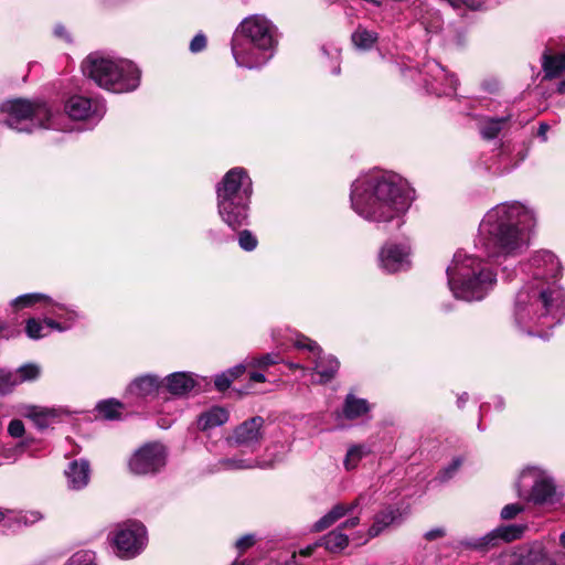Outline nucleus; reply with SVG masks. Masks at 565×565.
Wrapping results in <instances>:
<instances>
[{"label": "nucleus", "instance_id": "obj_1", "mask_svg": "<svg viewBox=\"0 0 565 565\" xmlns=\"http://www.w3.org/2000/svg\"><path fill=\"white\" fill-rule=\"evenodd\" d=\"M530 265L533 279L516 294L513 318L521 331L547 339L550 334L544 329L561 322L565 313V292L556 281L562 267L550 250L536 252Z\"/></svg>", "mask_w": 565, "mask_h": 565}, {"label": "nucleus", "instance_id": "obj_2", "mask_svg": "<svg viewBox=\"0 0 565 565\" xmlns=\"http://www.w3.org/2000/svg\"><path fill=\"white\" fill-rule=\"evenodd\" d=\"M535 222L533 209L520 201L497 204L481 220L476 246L490 259L516 257L529 248Z\"/></svg>", "mask_w": 565, "mask_h": 565}, {"label": "nucleus", "instance_id": "obj_3", "mask_svg": "<svg viewBox=\"0 0 565 565\" xmlns=\"http://www.w3.org/2000/svg\"><path fill=\"white\" fill-rule=\"evenodd\" d=\"M413 200V190L407 181L390 171L361 174L351 184V209L361 218L371 223L401 220Z\"/></svg>", "mask_w": 565, "mask_h": 565}, {"label": "nucleus", "instance_id": "obj_4", "mask_svg": "<svg viewBox=\"0 0 565 565\" xmlns=\"http://www.w3.org/2000/svg\"><path fill=\"white\" fill-rule=\"evenodd\" d=\"M278 42L277 26L263 14H252L234 32L232 54L237 66L260 68L274 57Z\"/></svg>", "mask_w": 565, "mask_h": 565}, {"label": "nucleus", "instance_id": "obj_5", "mask_svg": "<svg viewBox=\"0 0 565 565\" xmlns=\"http://www.w3.org/2000/svg\"><path fill=\"white\" fill-rule=\"evenodd\" d=\"M448 286L455 298L482 300L495 286L497 275L480 256L458 250L447 267Z\"/></svg>", "mask_w": 565, "mask_h": 565}, {"label": "nucleus", "instance_id": "obj_6", "mask_svg": "<svg viewBox=\"0 0 565 565\" xmlns=\"http://www.w3.org/2000/svg\"><path fill=\"white\" fill-rule=\"evenodd\" d=\"M252 193V179L243 168L231 169L218 183V214L231 228L237 230L247 224Z\"/></svg>", "mask_w": 565, "mask_h": 565}, {"label": "nucleus", "instance_id": "obj_7", "mask_svg": "<svg viewBox=\"0 0 565 565\" xmlns=\"http://www.w3.org/2000/svg\"><path fill=\"white\" fill-rule=\"evenodd\" d=\"M82 68L96 85L113 93L132 92L140 84V71L128 60L95 52L84 60Z\"/></svg>", "mask_w": 565, "mask_h": 565}, {"label": "nucleus", "instance_id": "obj_8", "mask_svg": "<svg viewBox=\"0 0 565 565\" xmlns=\"http://www.w3.org/2000/svg\"><path fill=\"white\" fill-rule=\"evenodd\" d=\"M62 115L42 100L8 99L0 104V122L19 132L31 134L38 129H63Z\"/></svg>", "mask_w": 565, "mask_h": 565}, {"label": "nucleus", "instance_id": "obj_9", "mask_svg": "<svg viewBox=\"0 0 565 565\" xmlns=\"http://www.w3.org/2000/svg\"><path fill=\"white\" fill-rule=\"evenodd\" d=\"M111 541L116 548V554L120 558H134L147 545V530L140 522L128 521L116 526L113 531Z\"/></svg>", "mask_w": 565, "mask_h": 565}, {"label": "nucleus", "instance_id": "obj_10", "mask_svg": "<svg viewBox=\"0 0 565 565\" xmlns=\"http://www.w3.org/2000/svg\"><path fill=\"white\" fill-rule=\"evenodd\" d=\"M531 487L527 499L535 504L553 502L556 487L551 473L536 466H529L520 475L519 488Z\"/></svg>", "mask_w": 565, "mask_h": 565}, {"label": "nucleus", "instance_id": "obj_11", "mask_svg": "<svg viewBox=\"0 0 565 565\" xmlns=\"http://www.w3.org/2000/svg\"><path fill=\"white\" fill-rule=\"evenodd\" d=\"M167 463V450L160 443H148L130 457L128 467L137 476L158 473Z\"/></svg>", "mask_w": 565, "mask_h": 565}, {"label": "nucleus", "instance_id": "obj_12", "mask_svg": "<svg viewBox=\"0 0 565 565\" xmlns=\"http://www.w3.org/2000/svg\"><path fill=\"white\" fill-rule=\"evenodd\" d=\"M294 344L298 350L308 352L307 359L313 364L312 370L320 376V383L333 379L339 369V361L334 356L323 355L320 345L303 334H297Z\"/></svg>", "mask_w": 565, "mask_h": 565}, {"label": "nucleus", "instance_id": "obj_13", "mask_svg": "<svg viewBox=\"0 0 565 565\" xmlns=\"http://www.w3.org/2000/svg\"><path fill=\"white\" fill-rule=\"evenodd\" d=\"M264 425L265 419L262 416L244 420L233 429L231 436L227 437V444L249 452L256 451L265 437Z\"/></svg>", "mask_w": 565, "mask_h": 565}, {"label": "nucleus", "instance_id": "obj_14", "mask_svg": "<svg viewBox=\"0 0 565 565\" xmlns=\"http://www.w3.org/2000/svg\"><path fill=\"white\" fill-rule=\"evenodd\" d=\"M408 514L409 508L404 503L384 504L373 515L372 523L366 533L367 537L365 542L375 539L392 529L398 527L404 523Z\"/></svg>", "mask_w": 565, "mask_h": 565}, {"label": "nucleus", "instance_id": "obj_15", "mask_svg": "<svg viewBox=\"0 0 565 565\" xmlns=\"http://www.w3.org/2000/svg\"><path fill=\"white\" fill-rule=\"evenodd\" d=\"M423 81L427 92L435 95H450L457 89V79L438 62L431 60L423 65Z\"/></svg>", "mask_w": 565, "mask_h": 565}, {"label": "nucleus", "instance_id": "obj_16", "mask_svg": "<svg viewBox=\"0 0 565 565\" xmlns=\"http://www.w3.org/2000/svg\"><path fill=\"white\" fill-rule=\"evenodd\" d=\"M412 249L408 243H385L379 252V265L386 273H398L411 268Z\"/></svg>", "mask_w": 565, "mask_h": 565}, {"label": "nucleus", "instance_id": "obj_17", "mask_svg": "<svg viewBox=\"0 0 565 565\" xmlns=\"http://www.w3.org/2000/svg\"><path fill=\"white\" fill-rule=\"evenodd\" d=\"M65 113L73 120H83L90 125H96L104 117L106 106L105 103L99 99L73 96L65 104Z\"/></svg>", "mask_w": 565, "mask_h": 565}, {"label": "nucleus", "instance_id": "obj_18", "mask_svg": "<svg viewBox=\"0 0 565 565\" xmlns=\"http://www.w3.org/2000/svg\"><path fill=\"white\" fill-rule=\"evenodd\" d=\"M44 308L46 313L54 317L44 318V323L52 330H56L60 332L66 331L73 326L75 320L78 318V313L74 309L63 303L54 302L49 297L47 300L45 301Z\"/></svg>", "mask_w": 565, "mask_h": 565}, {"label": "nucleus", "instance_id": "obj_19", "mask_svg": "<svg viewBox=\"0 0 565 565\" xmlns=\"http://www.w3.org/2000/svg\"><path fill=\"white\" fill-rule=\"evenodd\" d=\"M526 530V525L523 524H509V525H501L487 535L473 541L466 543L467 546L476 548V550H483L488 546H493L497 543V540H502L504 542H512L518 539H521L523 533Z\"/></svg>", "mask_w": 565, "mask_h": 565}, {"label": "nucleus", "instance_id": "obj_20", "mask_svg": "<svg viewBox=\"0 0 565 565\" xmlns=\"http://www.w3.org/2000/svg\"><path fill=\"white\" fill-rule=\"evenodd\" d=\"M67 487L71 490L84 489L90 479V465L86 459L73 460L65 470Z\"/></svg>", "mask_w": 565, "mask_h": 565}, {"label": "nucleus", "instance_id": "obj_21", "mask_svg": "<svg viewBox=\"0 0 565 565\" xmlns=\"http://www.w3.org/2000/svg\"><path fill=\"white\" fill-rule=\"evenodd\" d=\"M166 386L173 395H184L193 390L195 380L191 373L175 372L167 376Z\"/></svg>", "mask_w": 565, "mask_h": 565}, {"label": "nucleus", "instance_id": "obj_22", "mask_svg": "<svg viewBox=\"0 0 565 565\" xmlns=\"http://www.w3.org/2000/svg\"><path fill=\"white\" fill-rule=\"evenodd\" d=\"M161 381L154 375H142L132 381L127 391L129 394L138 397L149 396L158 391Z\"/></svg>", "mask_w": 565, "mask_h": 565}, {"label": "nucleus", "instance_id": "obj_23", "mask_svg": "<svg viewBox=\"0 0 565 565\" xmlns=\"http://www.w3.org/2000/svg\"><path fill=\"white\" fill-rule=\"evenodd\" d=\"M371 411L370 403L364 398H359L354 394L350 393L345 396L343 403V416L347 419H356L366 415Z\"/></svg>", "mask_w": 565, "mask_h": 565}, {"label": "nucleus", "instance_id": "obj_24", "mask_svg": "<svg viewBox=\"0 0 565 565\" xmlns=\"http://www.w3.org/2000/svg\"><path fill=\"white\" fill-rule=\"evenodd\" d=\"M228 420V413L223 407H212L205 413L201 414L198 420L200 429L207 430L218 427Z\"/></svg>", "mask_w": 565, "mask_h": 565}, {"label": "nucleus", "instance_id": "obj_25", "mask_svg": "<svg viewBox=\"0 0 565 565\" xmlns=\"http://www.w3.org/2000/svg\"><path fill=\"white\" fill-rule=\"evenodd\" d=\"M542 68L544 77L552 79L558 77L565 71V54L552 55L547 52L543 54Z\"/></svg>", "mask_w": 565, "mask_h": 565}, {"label": "nucleus", "instance_id": "obj_26", "mask_svg": "<svg viewBox=\"0 0 565 565\" xmlns=\"http://www.w3.org/2000/svg\"><path fill=\"white\" fill-rule=\"evenodd\" d=\"M321 545L326 547V550L338 553L344 550L349 544V537L345 535L340 529H335L324 535L321 541Z\"/></svg>", "mask_w": 565, "mask_h": 565}, {"label": "nucleus", "instance_id": "obj_27", "mask_svg": "<svg viewBox=\"0 0 565 565\" xmlns=\"http://www.w3.org/2000/svg\"><path fill=\"white\" fill-rule=\"evenodd\" d=\"M218 465L222 470H246L257 467L265 468V466L260 465L257 460L243 457L225 458L220 460Z\"/></svg>", "mask_w": 565, "mask_h": 565}, {"label": "nucleus", "instance_id": "obj_28", "mask_svg": "<svg viewBox=\"0 0 565 565\" xmlns=\"http://www.w3.org/2000/svg\"><path fill=\"white\" fill-rule=\"evenodd\" d=\"M352 42L360 50H370L377 41L376 32L370 31L363 26H358L352 33Z\"/></svg>", "mask_w": 565, "mask_h": 565}, {"label": "nucleus", "instance_id": "obj_29", "mask_svg": "<svg viewBox=\"0 0 565 565\" xmlns=\"http://www.w3.org/2000/svg\"><path fill=\"white\" fill-rule=\"evenodd\" d=\"M57 415L54 408L40 407V406H28L25 416L34 420L39 427H46L49 419Z\"/></svg>", "mask_w": 565, "mask_h": 565}, {"label": "nucleus", "instance_id": "obj_30", "mask_svg": "<svg viewBox=\"0 0 565 565\" xmlns=\"http://www.w3.org/2000/svg\"><path fill=\"white\" fill-rule=\"evenodd\" d=\"M507 121V117L484 119L480 125L481 136L488 140L497 138L500 131L505 127Z\"/></svg>", "mask_w": 565, "mask_h": 565}, {"label": "nucleus", "instance_id": "obj_31", "mask_svg": "<svg viewBox=\"0 0 565 565\" xmlns=\"http://www.w3.org/2000/svg\"><path fill=\"white\" fill-rule=\"evenodd\" d=\"M13 373L15 374L17 385H20L24 382L36 381L42 373V369L36 363H25L13 371Z\"/></svg>", "mask_w": 565, "mask_h": 565}, {"label": "nucleus", "instance_id": "obj_32", "mask_svg": "<svg viewBox=\"0 0 565 565\" xmlns=\"http://www.w3.org/2000/svg\"><path fill=\"white\" fill-rule=\"evenodd\" d=\"M371 452L370 448L365 445H353L351 446L345 455L343 465L347 470H353L358 467L359 462L366 455Z\"/></svg>", "mask_w": 565, "mask_h": 565}, {"label": "nucleus", "instance_id": "obj_33", "mask_svg": "<svg viewBox=\"0 0 565 565\" xmlns=\"http://www.w3.org/2000/svg\"><path fill=\"white\" fill-rule=\"evenodd\" d=\"M281 361L282 359L280 358V354L276 352L266 353L259 356H248V364L252 369H258L260 371H266L269 366Z\"/></svg>", "mask_w": 565, "mask_h": 565}, {"label": "nucleus", "instance_id": "obj_34", "mask_svg": "<svg viewBox=\"0 0 565 565\" xmlns=\"http://www.w3.org/2000/svg\"><path fill=\"white\" fill-rule=\"evenodd\" d=\"M364 495L360 494L353 502L349 504L339 503L335 504L328 513V518L335 523L338 520L352 512L360 505V502L363 500Z\"/></svg>", "mask_w": 565, "mask_h": 565}, {"label": "nucleus", "instance_id": "obj_35", "mask_svg": "<svg viewBox=\"0 0 565 565\" xmlns=\"http://www.w3.org/2000/svg\"><path fill=\"white\" fill-rule=\"evenodd\" d=\"M47 300V296L40 292L25 294L14 298L11 305L17 309L32 307L38 302H44Z\"/></svg>", "mask_w": 565, "mask_h": 565}, {"label": "nucleus", "instance_id": "obj_36", "mask_svg": "<svg viewBox=\"0 0 565 565\" xmlns=\"http://www.w3.org/2000/svg\"><path fill=\"white\" fill-rule=\"evenodd\" d=\"M46 329H50L45 323L44 320L40 321L34 318H31L26 321L25 324V332L30 339L38 340L41 338H44L49 334Z\"/></svg>", "mask_w": 565, "mask_h": 565}, {"label": "nucleus", "instance_id": "obj_37", "mask_svg": "<svg viewBox=\"0 0 565 565\" xmlns=\"http://www.w3.org/2000/svg\"><path fill=\"white\" fill-rule=\"evenodd\" d=\"M120 403L110 401H103L98 403L97 411L106 419H115L120 415Z\"/></svg>", "mask_w": 565, "mask_h": 565}, {"label": "nucleus", "instance_id": "obj_38", "mask_svg": "<svg viewBox=\"0 0 565 565\" xmlns=\"http://www.w3.org/2000/svg\"><path fill=\"white\" fill-rule=\"evenodd\" d=\"M15 374L13 371L0 369V395H8L17 387Z\"/></svg>", "mask_w": 565, "mask_h": 565}, {"label": "nucleus", "instance_id": "obj_39", "mask_svg": "<svg viewBox=\"0 0 565 565\" xmlns=\"http://www.w3.org/2000/svg\"><path fill=\"white\" fill-rule=\"evenodd\" d=\"M65 565H97L95 553L92 551H78L68 558Z\"/></svg>", "mask_w": 565, "mask_h": 565}, {"label": "nucleus", "instance_id": "obj_40", "mask_svg": "<svg viewBox=\"0 0 565 565\" xmlns=\"http://www.w3.org/2000/svg\"><path fill=\"white\" fill-rule=\"evenodd\" d=\"M239 246L247 252L254 250L257 246V238L247 230L242 231L238 235Z\"/></svg>", "mask_w": 565, "mask_h": 565}, {"label": "nucleus", "instance_id": "obj_41", "mask_svg": "<svg viewBox=\"0 0 565 565\" xmlns=\"http://www.w3.org/2000/svg\"><path fill=\"white\" fill-rule=\"evenodd\" d=\"M524 510L522 504L519 503H511L503 507L501 510V519L503 520H512L514 519L519 513H521Z\"/></svg>", "mask_w": 565, "mask_h": 565}, {"label": "nucleus", "instance_id": "obj_42", "mask_svg": "<svg viewBox=\"0 0 565 565\" xmlns=\"http://www.w3.org/2000/svg\"><path fill=\"white\" fill-rule=\"evenodd\" d=\"M25 429L24 424L20 419H12L8 426V433L13 438H20L23 436Z\"/></svg>", "mask_w": 565, "mask_h": 565}, {"label": "nucleus", "instance_id": "obj_43", "mask_svg": "<svg viewBox=\"0 0 565 565\" xmlns=\"http://www.w3.org/2000/svg\"><path fill=\"white\" fill-rule=\"evenodd\" d=\"M249 369H252V366L248 364V356H247L242 363L228 369L226 372L234 381L235 379H237L238 376H241L242 374L247 372Z\"/></svg>", "mask_w": 565, "mask_h": 565}, {"label": "nucleus", "instance_id": "obj_44", "mask_svg": "<svg viewBox=\"0 0 565 565\" xmlns=\"http://www.w3.org/2000/svg\"><path fill=\"white\" fill-rule=\"evenodd\" d=\"M461 462L462 460L460 458L454 459L452 462L440 472V480L446 481L450 479L454 476V473L458 470V468L461 466Z\"/></svg>", "mask_w": 565, "mask_h": 565}, {"label": "nucleus", "instance_id": "obj_45", "mask_svg": "<svg viewBox=\"0 0 565 565\" xmlns=\"http://www.w3.org/2000/svg\"><path fill=\"white\" fill-rule=\"evenodd\" d=\"M206 46V38L205 35L199 33L196 34L192 41L190 42V51L192 53H199L203 51Z\"/></svg>", "mask_w": 565, "mask_h": 565}, {"label": "nucleus", "instance_id": "obj_46", "mask_svg": "<svg viewBox=\"0 0 565 565\" xmlns=\"http://www.w3.org/2000/svg\"><path fill=\"white\" fill-rule=\"evenodd\" d=\"M232 382H233V380L228 375V373L224 372L220 375H216L214 384L218 391H225L230 387Z\"/></svg>", "mask_w": 565, "mask_h": 565}, {"label": "nucleus", "instance_id": "obj_47", "mask_svg": "<svg viewBox=\"0 0 565 565\" xmlns=\"http://www.w3.org/2000/svg\"><path fill=\"white\" fill-rule=\"evenodd\" d=\"M254 543H255V536L252 534H247V535H244L241 539H238L235 543V546L241 552H244L247 548H249L250 546H253Z\"/></svg>", "mask_w": 565, "mask_h": 565}, {"label": "nucleus", "instance_id": "obj_48", "mask_svg": "<svg viewBox=\"0 0 565 565\" xmlns=\"http://www.w3.org/2000/svg\"><path fill=\"white\" fill-rule=\"evenodd\" d=\"M249 383H264L266 382L265 371L258 369H249L248 371Z\"/></svg>", "mask_w": 565, "mask_h": 565}, {"label": "nucleus", "instance_id": "obj_49", "mask_svg": "<svg viewBox=\"0 0 565 565\" xmlns=\"http://www.w3.org/2000/svg\"><path fill=\"white\" fill-rule=\"evenodd\" d=\"M334 523L328 518L327 514H324L322 518H320L313 525H312V530L315 532H321L328 527H330L331 525H333Z\"/></svg>", "mask_w": 565, "mask_h": 565}, {"label": "nucleus", "instance_id": "obj_50", "mask_svg": "<svg viewBox=\"0 0 565 565\" xmlns=\"http://www.w3.org/2000/svg\"><path fill=\"white\" fill-rule=\"evenodd\" d=\"M42 519V515L40 512L31 511L26 512L24 515L20 516L19 521L23 522L24 524H33Z\"/></svg>", "mask_w": 565, "mask_h": 565}, {"label": "nucleus", "instance_id": "obj_51", "mask_svg": "<svg viewBox=\"0 0 565 565\" xmlns=\"http://www.w3.org/2000/svg\"><path fill=\"white\" fill-rule=\"evenodd\" d=\"M454 9L469 8L476 10L475 0H447Z\"/></svg>", "mask_w": 565, "mask_h": 565}, {"label": "nucleus", "instance_id": "obj_52", "mask_svg": "<svg viewBox=\"0 0 565 565\" xmlns=\"http://www.w3.org/2000/svg\"><path fill=\"white\" fill-rule=\"evenodd\" d=\"M446 534L445 530L443 527H435V529H431L429 531H427L425 534H424V537L427 540V541H434V540H437V539H440V537H444Z\"/></svg>", "mask_w": 565, "mask_h": 565}, {"label": "nucleus", "instance_id": "obj_53", "mask_svg": "<svg viewBox=\"0 0 565 565\" xmlns=\"http://www.w3.org/2000/svg\"><path fill=\"white\" fill-rule=\"evenodd\" d=\"M359 524H360V518L353 516V518L345 520L343 523H341V525L338 526V529L343 531L345 529H353V527L358 526Z\"/></svg>", "mask_w": 565, "mask_h": 565}, {"label": "nucleus", "instance_id": "obj_54", "mask_svg": "<svg viewBox=\"0 0 565 565\" xmlns=\"http://www.w3.org/2000/svg\"><path fill=\"white\" fill-rule=\"evenodd\" d=\"M54 33H55V35H56V36H58V38L68 39V36H67V31H66V29H65L63 25H57V26H55V29H54Z\"/></svg>", "mask_w": 565, "mask_h": 565}, {"label": "nucleus", "instance_id": "obj_55", "mask_svg": "<svg viewBox=\"0 0 565 565\" xmlns=\"http://www.w3.org/2000/svg\"><path fill=\"white\" fill-rule=\"evenodd\" d=\"M14 451H21V448H15V449H6L3 450V455L6 456V458H12V459H15L14 456H13V452Z\"/></svg>", "mask_w": 565, "mask_h": 565}, {"label": "nucleus", "instance_id": "obj_56", "mask_svg": "<svg viewBox=\"0 0 565 565\" xmlns=\"http://www.w3.org/2000/svg\"><path fill=\"white\" fill-rule=\"evenodd\" d=\"M548 129V126L546 124H541L540 126V129H539V135L543 137V139L545 140V134Z\"/></svg>", "mask_w": 565, "mask_h": 565}, {"label": "nucleus", "instance_id": "obj_57", "mask_svg": "<svg viewBox=\"0 0 565 565\" xmlns=\"http://www.w3.org/2000/svg\"><path fill=\"white\" fill-rule=\"evenodd\" d=\"M232 565H254L253 562L250 561H247V559H236L232 563Z\"/></svg>", "mask_w": 565, "mask_h": 565}, {"label": "nucleus", "instance_id": "obj_58", "mask_svg": "<svg viewBox=\"0 0 565 565\" xmlns=\"http://www.w3.org/2000/svg\"><path fill=\"white\" fill-rule=\"evenodd\" d=\"M468 399V394L467 393H463L459 398H458V406L459 407H462L463 404L467 402Z\"/></svg>", "mask_w": 565, "mask_h": 565}, {"label": "nucleus", "instance_id": "obj_59", "mask_svg": "<svg viewBox=\"0 0 565 565\" xmlns=\"http://www.w3.org/2000/svg\"><path fill=\"white\" fill-rule=\"evenodd\" d=\"M558 93L565 94V81H562L557 87Z\"/></svg>", "mask_w": 565, "mask_h": 565}, {"label": "nucleus", "instance_id": "obj_60", "mask_svg": "<svg viewBox=\"0 0 565 565\" xmlns=\"http://www.w3.org/2000/svg\"><path fill=\"white\" fill-rule=\"evenodd\" d=\"M559 544L565 547V532L559 535Z\"/></svg>", "mask_w": 565, "mask_h": 565}, {"label": "nucleus", "instance_id": "obj_61", "mask_svg": "<svg viewBox=\"0 0 565 565\" xmlns=\"http://www.w3.org/2000/svg\"><path fill=\"white\" fill-rule=\"evenodd\" d=\"M6 323L3 321L0 320V332L3 331L6 329Z\"/></svg>", "mask_w": 565, "mask_h": 565}, {"label": "nucleus", "instance_id": "obj_62", "mask_svg": "<svg viewBox=\"0 0 565 565\" xmlns=\"http://www.w3.org/2000/svg\"><path fill=\"white\" fill-rule=\"evenodd\" d=\"M537 555H542V547L540 545L536 546V552H535Z\"/></svg>", "mask_w": 565, "mask_h": 565}, {"label": "nucleus", "instance_id": "obj_63", "mask_svg": "<svg viewBox=\"0 0 565 565\" xmlns=\"http://www.w3.org/2000/svg\"><path fill=\"white\" fill-rule=\"evenodd\" d=\"M6 516L4 512L0 509V521L3 520Z\"/></svg>", "mask_w": 565, "mask_h": 565}, {"label": "nucleus", "instance_id": "obj_64", "mask_svg": "<svg viewBox=\"0 0 565 565\" xmlns=\"http://www.w3.org/2000/svg\"><path fill=\"white\" fill-rule=\"evenodd\" d=\"M333 74H339L340 73V67H335L333 71H332Z\"/></svg>", "mask_w": 565, "mask_h": 565}]
</instances>
